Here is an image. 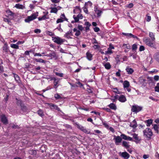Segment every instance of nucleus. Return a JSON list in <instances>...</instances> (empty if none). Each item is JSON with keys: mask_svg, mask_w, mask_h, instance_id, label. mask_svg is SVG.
Returning <instances> with one entry per match:
<instances>
[{"mask_svg": "<svg viewBox=\"0 0 159 159\" xmlns=\"http://www.w3.org/2000/svg\"><path fill=\"white\" fill-rule=\"evenodd\" d=\"M143 42L147 45L151 47L154 48L155 47V42L154 40H152L149 38L148 37H145L143 39Z\"/></svg>", "mask_w": 159, "mask_h": 159, "instance_id": "f257e3e1", "label": "nucleus"}, {"mask_svg": "<svg viewBox=\"0 0 159 159\" xmlns=\"http://www.w3.org/2000/svg\"><path fill=\"white\" fill-rule=\"evenodd\" d=\"M144 136L150 139L153 135V133L151 129L148 128H147L143 131Z\"/></svg>", "mask_w": 159, "mask_h": 159, "instance_id": "f03ea898", "label": "nucleus"}, {"mask_svg": "<svg viewBox=\"0 0 159 159\" xmlns=\"http://www.w3.org/2000/svg\"><path fill=\"white\" fill-rule=\"evenodd\" d=\"M38 12L32 14L31 16H27V18L25 20V22L29 23L30 21L34 20L38 16Z\"/></svg>", "mask_w": 159, "mask_h": 159, "instance_id": "7ed1b4c3", "label": "nucleus"}, {"mask_svg": "<svg viewBox=\"0 0 159 159\" xmlns=\"http://www.w3.org/2000/svg\"><path fill=\"white\" fill-rule=\"evenodd\" d=\"M52 40L55 43L59 45L62 44L65 40V39H61L58 36L52 37Z\"/></svg>", "mask_w": 159, "mask_h": 159, "instance_id": "20e7f679", "label": "nucleus"}, {"mask_svg": "<svg viewBox=\"0 0 159 159\" xmlns=\"http://www.w3.org/2000/svg\"><path fill=\"white\" fill-rule=\"evenodd\" d=\"M143 108L142 106L138 105H133L131 108V111L133 112L137 113L141 111Z\"/></svg>", "mask_w": 159, "mask_h": 159, "instance_id": "39448f33", "label": "nucleus"}, {"mask_svg": "<svg viewBox=\"0 0 159 159\" xmlns=\"http://www.w3.org/2000/svg\"><path fill=\"white\" fill-rule=\"evenodd\" d=\"M119 156L124 159H128L130 157V155L127 152H120L119 153Z\"/></svg>", "mask_w": 159, "mask_h": 159, "instance_id": "423d86ee", "label": "nucleus"}, {"mask_svg": "<svg viewBox=\"0 0 159 159\" xmlns=\"http://www.w3.org/2000/svg\"><path fill=\"white\" fill-rule=\"evenodd\" d=\"M77 126L78 128L84 133L87 134H89L90 133V131L89 130L87 129L84 127L82 125L79 124H77Z\"/></svg>", "mask_w": 159, "mask_h": 159, "instance_id": "0eeeda50", "label": "nucleus"}, {"mask_svg": "<svg viewBox=\"0 0 159 159\" xmlns=\"http://www.w3.org/2000/svg\"><path fill=\"white\" fill-rule=\"evenodd\" d=\"M122 34L126 36V38L128 39H130L131 38H133L134 39H138V38L136 36H135L131 33H125L123 32Z\"/></svg>", "mask_w": 159, "mask_h": 159, "instance_id": "6e6552de", "label": "nucleus"}, {"mask_svg": "<svg viewBox=\"0 0 159 159\" xmlns=\"http://www.w3.org/2000/svg\"><path fill=\"white\" fill-rule=\"evenodd\" d=\"M114 139L115 140V143L116 145H118L119 143L121 142L122 141V138L120 137L119 136H116L114 135Z\"/></svg>", "mask_w": 159, "mask_h": 159, "instance_id": "1a4fd4ad", "label": "nucleus"}, {"mask_svg": "<svg viewBox=\"0 0 159 159\" xmlns=\"http://www.w3.org/2000/svg\"><path fill=\"white\" fill-rule=\"evenodd\" d=\"M52 80H53V84L54 88H56L58 86L57 84L59 82V79L56 78H53Z\"/></svg>", "mask_w": 159, "mask_h": 159, "instance_id": "9d476101", "label": "nucleus"}, {"mask_svg": "<svg viewBox=\"0 0 159 159\" xmlns=\"http://www.w3.org/2000/svg\"><path fill=\"white\" fill-rule=\"evenodd\" d=\"M73 34H72V31L71 30H70L67 32L64 35L65 37L67 38V39H71L70 36H72Z\"/></svg>", "mask_w": 159, "mask_h": 159, "instance_id": "9b49d317", "label": "nucleus"}, {"mask_svg": "<svg viewBox=\"0 0 159 159\" xmlns=\"http://www.w3.org/2000/svg\"><path fill=\"white\" fill-rule=\"evenodd\" d=\"M1 120L4 124H6L8 123V122L7 118L4 115H2L1 116Z\"/></svg>", "mask_w": 159, "mask_h": 159, "instance_id": "f8f14e48", "label": "nucleus"}, {"mask_svg": "<svg viewBox=\"0 0 159 159\" xmlns=\"http://www.w3.org/2000/svg\"><path fill=\"white\" fill-rule=\"evenodd\" d=\"M120 137H122V138L124 140L132 141V138L129 136H127L125 134H122L120 135Z\"/></svg>", "mask_w": 159, "mask_h": 159, "instance_id": "ddd939ff", "label": "nucleus"}, {"mask_svg": "<svg viewBox=\"0 0 159 159\" xmlns=\"http://www.w3.org/2000/svg\"><path fill=\"white\" fill-rule=\"evenodd\" d=\"M118 100L121 102H124L126 101V99L125 96L121 95L119 97Z\"/></svg>", "mask_w": 159, "mask_h": 159, "instance_id": "4468645a", "label": "nucleus"}, {"mask_svg": "<svg viewBox=\"0 0 159 159\" xmlns=\"http://www.w3.org/2000/svg\"><path fill=\"white\" fill-rule=\"evenodd\" d=\"M133 138L135 140L134 141L136 143H138L141 140V139L138 136V135L135 133L133 134Z\"/></svg>", "mask_w": 159, "mask_h": 159, "instance_id": "2eb2a0df", "label": "nucleus"}, {"mask_svg": "<svg viewBox=\"0 0 159 159\" xmlns=\"http://www.w3.org/2000/svg\"><path fill=\"white\" fill-rule=\"evenodd\" d=\"M94 11L97 14L98 17H100L101 16V14L102 13V11L101 10H98V8L96 7H94Z\"/></svg>", "mask_w": 159, "mask_h": 159, "instance_id": "dca6fc26", "label": "nucleus"}, {"mask_svg": "<svg viewBox=\"0 0 159 159\" xmlns=\"http://www.w3.org/2000/svg\"><path fill=\"white\" fill-rule=\"evenodd\" d=\"M122 145L126 149L129 148L130 145L129 144V142L125 141H123L122 142Z\"/></svg>", "mask_w": 159, "mask_h": 159, "instance_id": "f3484780", "label": "nucleus"}, {"mask_svg": "<svg viewBox=\"0 0 159 159\" xmlns=\"http://www.w3.org/2000/svg\"><path fill=\"white\" fill-rule=\"evenodd\" d=\"M125 70L128 74L129 75L132 74L134 72V70L133 69L128 67L126 68Z\"/></svg>", "mask_w": 159, "mask_h": 159, "instance_id": "a211bd4d", "label": "nucleus"}, {"mask_svg": "<svg viewBox=\"0 0 159 159\" xmlns=\"http://www.w3.org/2000/svg\"><path fill=\"white\" fill-rule=\"evenodd\" d=\"M108 106L111 109L116 110L117 109L116 104L113 103H111Z\"/></svg>", "mask_w": 159, "mask_h": 159, "instance_id": "6ab92c4d", "label": "nucleus"}, {"mask_svg": "<svg viewBox=\"0 0 159 159\" xmlns=\"http://www.w3.org/2000/svg\"><path fill=\"white\" fill-rule=\"evenodd\" d=\"M153 120L152 119H149L144 121L145 123H146V125L149 127L152 123Z\"/></svg>", "mask_w": 159, "mask_h": 159, "instance_id": "aec40b11", "label": "nucleus"}, {"mask_svg": "<svg viewBox=\"0 0 159 159\" xmlns=\"http://www.w3.org/2000/svg\"><path fill=\"white\" fill-rule=\"evenodd\" d=\"M45 56L47 57H51V58H54L56 57V55L55 52H52L51 53L49 54L45 55Z\"/></svg>", "mask_w": 159, "mask_h": 159, "instance_id": "412c9836", "label": "nucleus"}, {"mask_svg": "<svg viewBox=\"0 0 159 159\" xmlns=\"http://www.w3.org/2000/svg\"><path fill=\"white\" fill-rule=\"evenodd\" d=\"M48 12H47L46 14L44 15L41 17H39L38 18V20H39L40 21L43 20H45L46 19H48V17H47V15L48 14Z\"/></svg>", "mask_w": 159, "mask_h": 159, "instance_id": "4be33fe9", "label": "nucleus"}, {"mask_svg": "<svg viewBox=\"0 0 159 159\" xmlns=\"http://www.w3.org/2000/svg\"><path fill=\"white\" fill-rule=\"evenodd\" d=\"M103 66L105 67V68L107 70H109L111 68V65L109 62H107L105 64L104 63L103 64Z\"/></svg>", "mask_w": 159, "mask_h": 159, "instance_id": "5701e85b", "label": "nucleus"}, {"mask_svg": "<svg viewBox=\"0 0 159 159\" xmlns=\"http://www.w3.org/2000/svg\"><path fill=\"white\" fill-rule=\"evenodd\" d=\"M123 85L124 88H128L130 85L128 81L125 80L124 81Z\"/></svg>", "mask_w": 159, "mask_h": 159, "instance_id": "b1692460", "label": "nucleus"}, {"mask_svg": "<svg viewBox=\"0 0 159 159\" xmlns=\"http://www.w3.org/2000/svg\"><path fill=\"white\" fill-rule=\"evenodd\" d=\"M137 124L135 120H134L131 123L130 126L133 128H135L137 126Z\"/></svg>", "mask_w": 159, "mask_h": 159, "instance_id": "393cba45", "label": "nucleus"}, {"mask_svg": "<svg viewBox=\"0 0 159 159\" xmlns=\"http://www.w3.org/2000/svg\"><path fill=\"white\" fill-rule=\"evenodd\" d=\"M13 76L14 77L15 80L18 83H19L20 80V78L18 75L16 74H13Z\"/></svg>", "mask_w": 159, "mask_h": 159, "instance_id": "a878e982", "label": "nucleus"}, {"mask_svg": "<svg viewBox=\"0 0 159 159\" xmlns=\"http://www.w3.org/2000/svg\"><path fill=\"white\" fill-rule=\"evenodd\" d=\"M139 81L140 84H143L144 82L146 81V80L143 77H141L139 78Z\"/></svg>", "mask_w": 159, "mask_h": 159, "instance_id": "bb28decb", "label": "nucleus"}, {"mask_svg": "<svg viewBox=\"0 0 159 159\" xmlns=\"http://www.w3.org/2000/svg\"><path fill=\"white\" fill-rule=\"evenodd\" d=\"M15 7L17 9H24L25 8V7L23 5L20 4H16Z\"/></svg>", "mask_w": 159, "mask_h": 159, "instance_id": "cd10ccee", "label": "nucleus"}, {"mask_svg": "<svg viewBox=\"0 0 159 159\" xmlns=\"http://www.w3.org/2000/svg\"><path fill=\"white\" fill-rule=\"evenodd\" d=\"M153 128L156 132L158 133L159 130V125L157 124H154L153 125Z\"/></svg>", "mask_w": 159, "mask_h": 159, "instance_id": "c85d7f7f", "label": "nucleus"}, {"mask_svg": "<svg viewBox=\"0 0 159 159\" xmlns=\"http://www.w3.org/2000/svg\"><path fill=\"white\" fill-rule=\"evenodd\" d=\"M86 54L87 58L88 60H89V61L92 60V57H93L92 54L88 52L86 53Z\"/></svg>", "mask_w": 159, "mask_h": 159, "instance_id": "c756f323", "label": "nucleus"}, {"mask_svg": "<svg viewBox=\"0 0 159 159\" xmlns=\"http://www.w3.org/2000/svg\"><path fill=\"white\" fill-rule=\"evenodd\" d=\"M149 36L152 40H155V34L153 33L152 32H149Z\"/></svg>", "mask_w": 159, "mask_h": 159, "instance_id": "7c9ffc66", "label": "nucleus"}, {"mask_svg": "<svg viewBox=\"0 0 159 159\" xmlns=\"http://www.w3.org/2000/svg\"><path fill=\"white\" fill-rule=\"evenodd\" d=\"M35 61L37 62H39L41 63H45L46 61L41 58H39V59L35 58L34 59Z\"/></svg>", "mask_w": 159, "mask_h": 159, "instance_id": "2f4dec72", "label": "nucleus"}, {"mask_svg": "<svg viewBox=\"0 0 159 159\" xmlns=\"http://www.w3.org/2000/svg\"><path fill=\"white\" fill-rule=\"evenodd\" d=\"M2 59H0V72H2L3 71V67L2 66Z\"/></svg>", "mask_w": 159, "mask_h": 159, "instance_id": "473e14b6", "label": "nucleus"}, {"mask_svg": "<svg viewBox=\"0 0 159 159\" xmlns=\"http://www.w3.org/2000/svg\"><path fill=\"white\" fill-rule=\"evenodd\" d=\"M6 12L8 15L11 16H13L14 14V13L10 10H7L6 11Z\"/></svg>", "mask_w": 159, "mask_h": 159, "instance_id": "72a5a7b5", "label": "nucleus"}, {"mask_svg": "<svg viewBox=\"0 0 159 159\" xmlns=\"http://www.w3.org/2000/svg\"><path fill=\"white\" fill-rule=\"evenodd\" d=\"M51 9L50 11L51 13H57L58 11V10L56 7H51Z\"/></svg>", "mask_w": 159, "mask_h": 159, "instance_id": "f704fd0d", "label": "nucleus"}, {"mask_svg": "<svg viewBox=\"0 0 159 159\" xmlns=\"http://www.w3.org/2000/svg\"><path fill=\"white\" fill-rule=\"evenodd\" d=\"M21 110L24 112H26L27 111V109L26 107L23 105H21Z\"/></svg>", "mask_w": 159, "mask_h": 159, "instance_id": "c9c22d12", "label": "nucleus"}, {"mask_svg": "<svg viewBox=\"0 0 159 159\" xmlns=\"http://www.w3.org/2000/svg\"><path fill=\"white\" fill-rule=\"evenodd\" d=\"M11 47L13 48H15V49H18L19 48V46L17 43L16 44L12 43L11 44Z\"/></svg>", "mask_w": 159, "mask_h": 159, "instance_id": "e433bc0d", "label": "nucleus"}, {"mask_svg": "<svg viewBox=\"0 0 159 159\" xmlns=\"http://www.w3.org/2000/svg\"><path fill=\"white\" fill-rule=\"evenodd\" d=\"M3 50L5 52H8V49L7 46L6 44H4V46L3 47Z\"/></svg>", "mask_w": 159, "mask_h": 159, "instance_id": "4c0bfd02", "label": "nucleus"}, {"mask_svg": "<svg viewBox=\"0 0 159 159\" xmlns=\"http://www.w3.org/2000/svg\"><path fill=\"white\" fill-rule=\"evenodd\" d=\"M155 58L157 61L159 62V53H157L155 55Z\"/></svg>", "mask_w": 159, "mask_h": 159, "instance_id": "58836bf2", "label": "nucleus"}, {"mask_svg": "<svg viewBox=\"0 0 159 159\" xmlns=\"http://www.w3.org/2000/svg\"><path fill=\"white\" fill-rule=\"evenodd\" d=\"M123 46L128 49H130L131 48V47L129 44L124 43L123 44Z\"/></svg>", "mask_w": 159, "mask_h": 159, "instance_id": "ea45409f", "label": "nucleus"}, {"mask_svg": "<svg viewBox=\"0 0 159 159\" xmlns=\"http://www.w3.org/2000/svg\"><path fill=\"white\" fill-rule=\"evenodd\" d=\"M16 100H17V104L18 105H20V106L23 105L22 104V101L20 100H18L17 98H16Z\"/></svg>", "mask_w": 159, "mask_h": 159, "instance_id": "a19ab883", "label": "nucleus"}, {"mask_svg": "<svg viewBox=\"0 0 159 159\" xmlns=\"http://www.w3.org/2000/svg\"><path fill=\"white\" fill-rule=\"evenodd\" d=\"M38 113L39 115L41 116H43V112L41 110H39L38 111Z\"/></svg>", "mask_w": 159, "mask_h": 159, "instance_id": "79ce46f5", "label": "nucleus"}, {"mask_svg": "<svg viewBox=\"0 0 159 159\" xmlns=\"http://www.w3.org/2000/svg\"><path fill=\"white\" fill-rule=\"evenodd\" d=\"M137 48V45L136 44H134L132 46V50L133 51L136 50Z\"/></svg>", "mask_w": 159, "mask_h": 159, "instance_id": "37998d69", "label": "nucleus"}, {"mask_svg": "<svg viewBox=\"0 0 159 159\" xmlns=\"http://www.w3.org/2000/svg\"><path fill=\"white\" fill-rule=\"evenodd\" d=\"M54 97L55 98L57 99H59L62 98L61 97L60 95L57 93L55 94Z\"/></svg>", "mask_w": 159, "mask_h": 159, "instance_id": "c03bdc74", "label": "nucleus"}, {"mask_svg": "<svg viewBox=\"0 0 159 159\" xmlns=\"http://www.w3.org/2000/svg\"><path fill=\"white\" fill-rule=\"evenodd\" d=\"M148 81L149 83H152L153 82V79L152 77H148L147 78Z\"/></svg>", "mask_w": 159, "mask_h": 159, "instance_id": "a18cd8bd", "label": "nucleus"}, {"mask_svg": "<svg viewBox=\"0 0 159 159\" xmlns=\"http://www.w3.org/2000/svg\"><path fill=\"white\" fill-rule=\"evenodd\" d=\"M155 91L157 92H159V83H157V86L155 88Z\"/></svg>", "mask_w": 159, "mask_h": 159, "instance_id": "49530a36", "label": "nucleus"}, {"mask_svg": "<svg viewBox=\"0 0 159 159\" xmlns=\"http://www.w3.org/2000/svg\"><path fill=\"white\" fill-rule=\"evenodd\" d=\"M102 124L107 128L109 129V128L110 126L108 125L107 123L105 122L102 121Z\"/></svg>", "mask_w": 159, "mask_h": 159, "instance_id": "de8ad7c7", "label": "nucleus"}, {"mask_svg": "<svg viewBox=\"0 0 159 159\" xmlns=\"http://www.w3.org/2000/svg\"><path fill=\"white\" fill-rule=\"evenodd\" d=\"M55 74L56 75L59 76L60 77H63V74L62 73H59L57 72H55Z\"/></svg>", "mask_w": 159, "mask_h": 159, "instance_id": "09e8293b", "label": "nucleus"}, {"mask_svg": "<svg viewBox=\"0 0 159 159\" xmlns=\"http://www.w3.org/2000/svg\"><path fill=\"white\" fill-rule=\"evenodd\" d=\"M46 34L50 36H52L54 35V33L49 31H48L46 32Z\"/></svg>", "mask_w": 159, "mask_h": 159, "instance_id": "8fccbe9b", "label": "nucleus"}, {"mask_svg": "<svg viewBox=\"0 0 159 159\" xmlns=\"http://www.w3.org/2000/svg\"><path fill=\"white\" fill-rule=\"evenodd\" d=\"M73 18L75 20V22H77L79 21V19L77 16H76L75 15H74L73 16Z\"/></svg>", "mask_w": 159, "mask_h": 159, "instance_id": "3c124183", "label": "nucleus"}, {"mask_svg": "<svg viewBox=\"0 0 159 159\" xmlns=\"http://www.w3.org/2000/svg\"><path fill=\"white\" fill-rule=\"evenodd\" d=\"M51 106L53 107L54 109L58 111H59L60 110V108L56 105L52 104Z\"/></svg>", "mask_w": 159, "mask_h": 159, "instance_id": "603ef678", "label": "nucleus"}, {"mask_svg": "<svg viewBox=\"0 0 159 159\" xmlns=\"http://www.w3.org/2000/svg\"><path fill=\"white\" fill-rule=\"evenodd\" d=\"M112 53V51L110 48H108L106 52V54H111Z\"/></svg>", "mask_w": 159, "mask_h": 159, "instance_id": "864d4df0", "label": "nucleus"}, {"mask_svg": "<svg viewBox=\"0 0 159 159\" xmlns=\"http://www.w3.org/2000/svg\"><path fill=\"white\" fill-rule=\"evenodd\" d=\"M93 47L95 49L100 48V46L99 45L96 44H94L93 46Z\"/></svg>", "mask_w": 159, "mask_h": 159, "instance_id": "5fc2aeb1", "label": "nucleus"}, {"mask_svg": "<svg viewBox=\"0 0 159 159\" xmlns=\"http://www.w3.org/2000/svg\"><path fill=\"white\" fill-rule=\"evenodd\" d=\"M92 5V3L90 1L88 2H85V6H89L91 7Z\"/></svg>", "mask_w": 159, "mask_h": 159, "instance_id": "6e6d98bb", "label": "nucleus"}, {"mask_svg": "<svg viewBox=\"0 0 159 159\" xmlns=\"http://www.w3.org/2000/svg\"><path fill=\"white\" fill-rule=\"evenodd\" d=\"M83 10L84 12H85L86 13H88V10L87 7H86V6H85L83 7Z\"/></svg>", "mask_w": 159, "mask_h": 159, "instance_id": "4d7b16f0", "label": "nucleus"}, {"mask_svg": "<svg viewBox=\"0 0 159 159\" xmlns=\"http://www.w3.org/2000/svg\"><path fill=\"white\" fill-rule=\"evenodd\" d=\"M145 50V47L143 45H141L140 46L139 48V51H144Z\"/></svg>", "mask_w": 159, "mask_h": 159, "instance_id": "13d9d810", "label": "nucleus"}, {"mask_svg": "<svg viewBox=\"0 0 159 159\" xmlns=\"http://www.w3.org/2000/svg\"><path fill=\"white\" fill-rule=\"evenodd\" d=\"M114 92L115 93H117V94H119L120 93V92L118 90V89H117V88H114Z\"/></svg>", "mask_w": 159, "mask_h": 159, "instance_id": "bf43d9fd", "label": "nucleus"}, {"mask_svg": "<svg viewBox=\"0 0 159 159\" xmlns=\"http://www.w3.org/2000/svg\"><path fill=\"white\" fill-rule=\"evenodd\" d=\"M29 153L32 155H35L36 152L35 150H30Z\"/></svg>", "mask_w": 159, "mask_h": 159, "instance_id": "052dcab7", "label": "nucleus"}, {"mask_svg": "<svg viewBox=\"0 0 159 159\" xmlns=\"http://www.w3.org/2000/svg\"><path fill=\"white\" fill-rule=\"evenodd\" d=\"M64 21L62 19L59 18L56 21L57 23H59L62 22Z\"/></svg>", "mask_w": 159, "mask_h": 159, "instance_id": "680f3d73", "label": "nucleus"}, {"mask_svg": "<svg viewBox=\"0 0 159 159\" xmlns=\"http://www.w3.org/2000/svg\"><path fill=\"white\" fill-rule=\"evenodd\" d=\"M34 32L37 34H39L41 32V30L39 29H35L34 30Z\"/></svg>", "mask_w": 159, "mask_h": 159, "instance_id": "e2e57ef3", "label": "nucleus"}, {"mask_svg": "<svg viewBox=\"0 0 159 159\" xmlns=\"http://www.w3.org/2000/svg\"><path fill=\"white\" fill-rule=\"evenodd\" d=\"M78 29L81 31H82L84 30V28L81 25H79L78 26Z\"/></svg>", "mask_w": 159, "mask_h": 159, "instance_id": "0e129e2a", "label": "nucleus"}, {"mask_svg": "<svg viewBox=\"0 0 159 159\" xmlns=\"http://www.w3.org/2000/svg\"><path fill=\"white\" fill-rule=\"evenodd\" d=\"M151 20V17L150 16L147 15L146 21L149 22Z\"/></svg>", "mask_w": 159, "mask_h": 159, "instance_id": "69168bd1", "label": "nucleus"}, {"mask_svg": "<svg viewBox=\"0 0 159 159\" xmlns=\"http://www.w3.org/2000/svg\"><path fill=\"white\" fill-rule=\"evenodd\" d=\"M94 30L95 32H97L99 31L100 29L98 27H95L93 29Z\"/></svg>", "mask_w": 159, "mask_h": 159, "instance_id": "338daca9", "label": "nucleus"}, {"mask_svg": "<svg viewBox=\"0 0 159 159\" xmlns=\"http://www.w3.org/2000/svg\"><path fill=\"white\" fill-rule=\"evenodd\" d=\"M81 34L79 30H77V32H76L75 35L76 36H79Z\"/></svg>", "mask_w": 159, "mask_h": 159, "instance_id": "774afa93", "label": "nucleus"}]
</instances>
